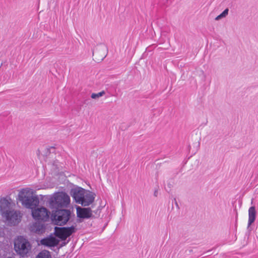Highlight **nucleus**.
<instances>
[{
	"label": "nucleus",
	"mask_w": 258,
	"mask_h": 258,
	"mask_svg": "<svg viewBox=\"0 0 258 258\" xmlns=\"http://www.w3.org/2000/svg\"><path fill=\"white\" fill-rule=\"evenodd\" d=\"M105 94V92L104 91H102L98 93H92L91 95V97L92 99H96L103 96Z\"/></svg>",
	"instance_id": "16"
},
{
	"label": "nucleus",
	"mask_w": 258,
	"mask_h": 258,
	"mask_svg": "<svg viewBox=\"0 0 258 258\" xmlns=\"http://www.w3.org/2000/svg\"><path fill=\"white\" fill-rule=\"evenodd\" d=\"M70 214V211L68 210H57L53 214L52 219L55 224L62 225L69 221Z\"/></svg>",
	"instance_id": "4"
},
{
	"label": "nucleus",
	"mask_w": 258,
	"mask_h": 258,
	"mask_svg": "<svg viewBox=\"0 0 258 258\" xmlns=\"http://www.w3.org/2000/svg\"><path fill=\"white\" fill-rule=\"evenodd\" d=\"M71 193L76 203L84 207L91 205L95 199L92 192L80 187L73 189L71 190Z\"/></svg>",
	"instance_id": "1"
},
{
	"label": "nucleus",
	"mask_w": 258,
	"mask_h": 258,
	"mask_svg": "<svg viewBox=\"0 0 258 258\" xmlns=\"http://www.w3.org/2000/svg\"><path fill=\"white\" fill-rule=\"evenodd\" d=\"M14 248L18 254L24 257L30 251L31 245L27 239L21 236L15 240Z\"/></svg>",
	"instance_id": "3"
},
{
	"label": "nucleus",
	"mask_w": 258,
	"mask_h": 258,
	"mask_svg": "<svg viewBox=\"0 0 258 258\" xmlns=\"http://www.w3.org/2000/svg\"><path fill=\"white\" fill-rule=\"evenodd\" d=\"M176 205L177 206H178L177 203L176 202Z\"/></svg>",
	"instance_id": "18"
},
{
	"label": "nucleus",
	"mask_w": 258,
	"mask_h": 258,
	"mask_svg": "<svg viewBox=\"0 0 258 258\" xmlns=\"http://www.w3.org/2000/svg\"><path fill=\"white\" fill-rule=\"evenodd\" d=\"M32 195H33V189L30 188H22L19 190L18 195V199L21 202H22Z\"/></svg>",
	"instance_id": "10"
},
{
	"label": "nucleus",
	"mask_w": 258,
	"mask_h": 258,
	"mask_svg": "<svg viewBox=\"0 0 258 258\" xmlns=\"http://www.w3.org/2000/svg\"><path fill=\"white\" fill-rule=\"evenodd\" d=\"M21 203L26 208L33 209V208L39 204V201L36 196L32 195L22 201Z\"/></svg>",
	"instance_id": "8"
},
{
	"label": "nucleus",
	"mask_w": 258,
	"mask_h": 258,
	"mask_svg": "<svg viewBox=\"0 0 258 258\" xmlns=\"http://www.w3.org/2000/svg\"><path fill=\"white\" fill-rule=\"evenodd\" d=\"M228 12L229 9L228 8L226 9L221 14L216 17L215 20L218 21L223 18L226 17L228 14Z\"/></svg>",
	"instance_id": "15"
},
{
	"label": "nucleus",
	"mask_w": 258,
	"mask_h": 258,
	"mask_svg": "<svg viewBox=\"0 0 258 258\" xmlns=\"http://www.w3.org/2000/svg\"><path fill=\"white\" fill-rule=\"evenodd\" d=\"M36 258H51L49 252L46 250L42 251L40 252Z\"/></svg>",
	"instance_id": "14"
},
{
	"label": "nucleus",
	"mask_w": 258,
	"mask_h": 258,
	"mask_svg": "<svg viewBox=\"0 0 258 258\" xmlns=\"http://www.w3.org/2000/svg\"><path fill=\"white\" fill-rule=\"evenodd\" d=\"M59 240L54 237H50L44 238L41 240L42 245L48 246H55L58 244Z\"/></svg>",
	"instance_id": "12"
},
{
	"label": "nucleus",
	"mask_w": 258,
	"mask_h": 258,
	"mask_svg": "<svg viewBox=\"0 0 258 258\" xmlns=\"http://www.w3.org/2000/svg\"><path fill=\"white\" fill-rule=\"evenodd\" d=\"M2 217L6 219L9 224L15 225L20 222L22 216L19 212L12 210L4 213Z\"/></svg>",
	"instance_id": "5"
},
{
	"label": "nucleus",
	"mask_w": 258,
	"mask_h": 258,
	"mask_svg": "<svg viewBox=\"0 0 258 258\" xmlns=\"http://www.w3.org/2000/svg\"><path fill=\"white\" fill-rule=\"evenodd\" d=\"M76 211L77 216L80 218L88 219L92 215V210L90 208L77 207Z\"/></svg>",
	"instance_id": "9"
},
{
	"label": "nucleus",
	"mask_w": 258,
	"mask_h": 258,
	"mask_svg": "<svg viewBox=\"0 0 258 258\" xmlns=\"http://www.w3.org/2000/svg\"><path fill=\"white\" fill-rule=\"evenodd\" d=\"M10 205V203L6 198H4L0 201V214L2 216H3L4 213L11 211L9 210Z\"/></svg>",
	"instance_id": "11"
},
{
	"label": "nucleus",
	"mask_w": 258,
	"mask_h": 258,
	"mask_svg": "<svg viewBox=\"0 0 258 258\" xmlns=\"http://www.w3.org/2000/svg\"><path fill=\"white\" fill-rule=\"evenodd\" d=\"M256 218V211L255 207L252 206L248 209V227H249L255 221Z\"/></svg>",
	"instance_id": "13"
},
{
	"label": "nucleus",
	"mask_w": 258,
	"mask_h": 258,
	"mask_svg": "<svg viewBox=\"0 0 258 258\" xmlns=\"http://www.w3.org/2000/svg\"><path fill=\"white\" fill-rule=\"evenodd\" d=\"M43 229V226L42 225H38V228L36 229V231L39 233Z\"/></svg>",
	"instance_id": "17"
},
{
	"label": "nucleus",
	"mask_w": 258,
	"mask_h": 258,
	"mask_svg": "<svg viewBox=\"0 0 258 258\" xmlns=\"http://www.w3.org/2000/svg\"><path fill=\"white\" fill-rule=\"evenodd\" d=\"M70 203L69 195L63 192H59L53 195L49 200V204L52 208L67 207Z\"/></svg>",
	"instance_id": "2"
},
{
	"label": "nucleus",
	"mask_w": 258,
	"mask_h": 258,
	"mask_svg": "<svg viewBox=\"0 0 258 258\" xmlns=\"http://www.w3.org/2000/svg\"><path fill=\"white\" fill-rule=\"evenodd\" d=\"M8 258H12V257H8Z\"/></svg>",
	"instance_id": "19"
},
{
	"label": "nucleus",
	"mask_w": 258,
	"mask_h": 258,
	"mask_svg": "<svg viewBox=\"0 0 258 258\" xmlns=\"http://www.w3.org/2000/svg\"><path fill=\"white\" fill-rule=\"evenodd\" d=\"M49 212L44 207L35 208L32 210L33 218L36 220L46 221L49 218Z\"/></svg>",
	"instance_id": "6"
},
{
	"label": "nucleus",
	"mask_w": 258,
	"mask_h": 258,
	"mask_svg": "<svg viewBox=\"0 0 258 258\" xmlns=\"http://www.w3.org/2000/svg\"><path fill=\"white\" fill-rule=\"evenodd\" d=\"M75 232V227L71 226L70 227H55V234L56 236L61 240H66L67 238L70 236Z\"/></svg>",
	"instance_id": "7"
}]
</instances>
